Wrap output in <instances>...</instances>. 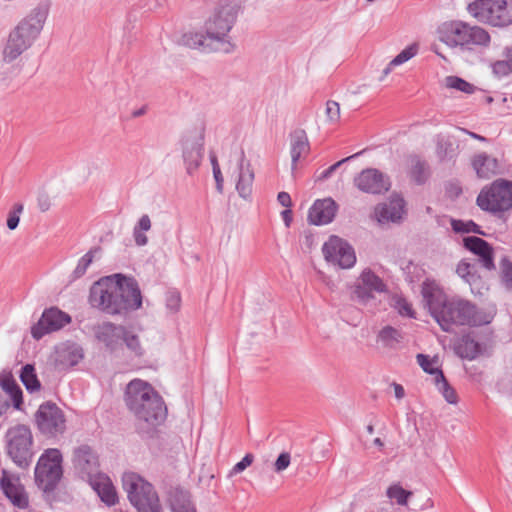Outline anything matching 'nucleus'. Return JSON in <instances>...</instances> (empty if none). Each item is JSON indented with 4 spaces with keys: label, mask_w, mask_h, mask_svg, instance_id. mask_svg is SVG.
I'll return each instance as SVG.
<instances>
[{
    "label": "nucleus",
    "mask_w": 512,
    "mask_h": 512,
    "mask_svg": "<svg viewBox=\"0 0 512 512\" xmlns=\"http://www.w3.org/2000/svg\"><path fill=\"white\" fill-rule=\"evenodd\" d=\"M70 322V316L57 308L43 312L39 321L31 328L33 338L39 340L44 335L57 331Z\"/></svg>",
    "instance_id": "nucleus-13"
},
{
    "label": "nucleus",
    "mask_w": 512,
    "mask_h": 512,
    "mask_svg": "<svg viewBox=\"0 0 512 512\" xmlns=\"http://www.w3.org/2000/svg\"><path fill=\"white\" fill-rule=\"evenodd\" d=\"M422 294L431 315L444 331H449L454 324L482 325L490 322L469 302L449 301L434 282H424Z\"/></svg>",
    "instance_id": "nucleus-2"
},
{
    "label": "nucleus",
    "mask_w": 512,
    "mask_h": 512,
    "mask_svg": "<svg viewBox=\"0 0 512 512\" xmlns=\"http://www.w3.org/2000/svg\"><path fill=\"white\" fill-rule=\"evenodd\" d=\"M336 203L331 198L317 200L308 213V221L313 225L330 223L336 213Z\"/></svg>",
    "instance_id": "nucleus-20"
},
{
    "label": "nucleus",
    "mask_w": 512,
    "mask_h": 512,
    "mask_svg": "<svg viewBox=\"0 0 512 512\" xmlns=\"http://www.w3.org/2000/svg\"><path fill=\"white\" fill-rule=\"evenodd\" d=\"M133 236L138 246H145L148 243V237L145 235L144 231L133 229Z\"/></svg>",
    "instance_id": "nucleus-54"
},
{
    "label": "nucleus",
    "mask_w": 512,
    "mask_h": 512,
    "mask_svg": "<svg viewBox=\"0 0 512 512\" xmlns=\"http://www.w3.org/2000/svg\"><path fill=\"white\" fill-rule=\"evenodd\" d=\"M68 354L70 355V358L68 360L69 365H75L78 363V361L82 358V354L78 349H74L72 351H69Z\"/></svg>",
    "instance_id": "nucleus-57"
},
{
    "label": "nucleus",
    "mask_w": 512,
    "mask_h": 512,
    "mask_svg": "<svg viewBox=\"0 0 512 512\" xmlns=\"http://www.w3.org/2000/svg\"><path fill=\"white\" fill-rule=\"evenodd\" d=\"M123 329L122 325L104 322L95 328V335L99 341L113 350L121 340Z\"/></svg>",
    "instance_id": "nucleus-25"
},
{
    "label": "nucleus",
    "mask_w": 512,
    "mask_h": 512,
    "mask_svg": "<svg viewBox=\"0 0 512 512\" xmlns=\"http://www.w3.org/2000/svg\"><path fill=\"white\" fill-rule=\"evenodd\" d=\"M439 39L450 47L463 50H472L474 46L487 47L491 40L484 28L463 21L444 23L439 28Z\"/></svg>",
    "instance_id": "nucleus-4"
},
{
    "label": "nucleus",
    "mask_w": 512,
    "mask_h": 512,
    "mask_svg": "<svg viewBox=\"0 0 512 512\" xmlns=\"http://www.w3.org/2000/svg\"><path fill=\"white\" fill-rule=\"evenodd\" d=\"M467 10L479 22L494 27L512 24V0H476L468 5Z\"/></svg>",
    "instance_id": "nucleus-7"
},
{
    "label": "nucleus",
    "mask_w": 512,
    "mask_h": 512,
    "mask_svg": "<svg viewBox=\"0 0 512 512\" xmlns=\"http://www.w3.org/2000/svg\"><path fill=\"white\" fill-rule=\"evenodd\" d=\"M281 215L285 225L288 227L292 221V211L290 209H286L281 213Z\"/></svg>",
    "instance_id": "nucleus-59"
},
{
    "label": "nucleus",
    "mask_w": 512,
    "mask_h": 512,
    "mask_svg": "<svg viewBox=\"0 0 512 512\" xmlns=\"http://www.w3.org/2000/svg\"><path fill=\"white\" fill-rule=\"evenodd\" d=\"M0 488L9 501L17 508L25 509L29 505L28 494L20 482L19 476L2 470Z\"/></svg>",
    "instance_id": "nucleus-15"
},
{
    "label": "nucleus",
    "mask_w": 512,
    "mask_h": 512,
    "mask_svg": "<svg viewBox=\"0 0 512 512\" xmlns=\"http://www.w3.org/2000/svg\"><path fill=\"white\" fill-rule=\"evenodd\" d=\"M277 200H278V202H279L282 206H284V207H286V208H289V207L291 206V204H292V202H291V197H290V195H289L288 193H286V192H280V193L278 194Z\"/></svg>",
    "instance_id": "nucleus-56"
},
{
    "label": "nucleus",
    "mask_w": 512,
    "mask_h": 512,
    "mask_svg": "<svg viewBox=\"0 0 512 512\" xmlns=\"http://www.w3.org/2000/svg\"><path fill=\"white\" fill-rule=\"evenodd\" d=\"M47 15L48 9L39 5L10 31L2 52L5 63H12L32 46L43 28Z\"/></svg>",
    "instance_id": "nucleus-3"
},
{
    "label": "nucleus",
    "mask_w": 512,
    "mask_h": 512,
    "mask_svg": "<svg viewBox=\"0 0 512 512\" xmlns=\"http://www.w3.org/2000/svg\"><path fill=\"white\" fill-rule=\"evenodd\" d=\"M62 455L58 449H47L35 468V480L43 491L54 488L62 476Z\"/></svg>",
    "instance_id": "nucleus-10"
},
{
    "label": "nucleus",
    "mask_w": 512,
    "mask_h": 512,
    "mask_svg": "<svg viewBox=\"0 0 512 512\" xmlns=\"http://www.w3.org/2000/svg\"><path fill=\"white\" fill-rule=\"evenodd\" d=\"M322 253L327 263L341 269H350L356 263V254L353 247L337 235H331L324 242Z\"/></svg>",
    "instance_id": "nucleus-11"
},
{
    "label": "nucleus",
    "mask_w": 512,
    "mask_h": 512,
    "mask_svg": "<svg viewBox=\"0 0 512 512\" xmlns=\"http://www.w3.org/2000/svg\"><path fill=\"white\" fill-rule=\"evenodd\" d=\"M122 487L137 512H162L159 495L154 486L135 472H125Z\"/></svg>",
    "instance_id": "nucleus-5"
},
{
    "label": "nucleus",
    "mask_w": 512,
    "mask_h": 512,
    "mask_svg": "<svg viewBox=\"0 0 512 512\" xmlns=\"http://www.w3.org/2000/svg\"><path fill=\"white\" fill-rule=\"evenodd\" d=\"M403 213L404 200L400 197H394L389 203L378 205L374 210V217L378 223L395 222L401 219Z\"/></svg>",
    "instance_id": "nucleus-22"
},
{
    "label": "nucleus",
    "mask_w": 512,
    "mask_h": 512,
    "mask_svg": "<svg viewBox=\"0 0 512 512\" xmlns=\"http://www.w3.org/2000/svg\"><path fill=\"white\" fill-rule=\"evenodd\" d=\"M180 295L178 293H171L167 298V306L173 310L177 311L180 307Z\"/></svg>",
    "instance_id": "nucleus-52"
},
{
    "label": "nucleus",
    "mask_w": 512,
    "mask_h": 512,
    "mask_svg": "<svg viewBox=\"0 0 512 512\" xmlns=\"http://www.w3.org/2000/svg\"><path fill=\"white\" fill-rule=\"evenodd\" d=\"M151 220L148 215H142L138 221V223L135 225L134 229L139 231H149L151 229Z\"/></svg>",
    "instance_id": "nucleus-51"
},
{
    "label": "nucleus",
    "mask_w": 512,
    "mask_h": 512,
    "mask_svg": "<svg viewBox=\"0 0 512 512\" xmlns=\"http://www.w3.org/2000/svg\"><path fill=\"white\" fill-rule=\"evenodd\" d=\"M359 280L360 283L356 286L355 294L362 300H366L370 297L369 295H366L365 290H368L369 292H382L385 288L382 280L369 269H365L361 273Z\"/></svg>",
    "instance_id": "nucleus-26"
},
{
    "label": "nucleus",
    "mask_w": 512,
    "mask_h": 512,
    "mask_svg": "<svg viewBox=\"0 0 512 512\" xmlns=\"http://www.w3.org/2000/svg\"><path fill=\"white\" fill-rule=\"evenodd\" d=\"M121 341L135 355L141 356L143 354L144 350L140 341V337L135 329L124 326Z\"/></svg>",
    "instance_id": "nucleus-34"
},
{
    "label": "nucleus",
    "mask_w": 512,
    "mask_h": 512,
    "mask_svg": "<svg viewBox=\"0 0 512 512\" xmlns=\"http://www.w3.org/2000/svg\"><path fill=\"white\" fill-rule=\"evenodd\" d=\"M22 211L23 206L21 204L14 205L12 210L9 211L7 216V227L10 230H15L18 227Z\"/></svg>",
    "instance_id": "nucleus-45"
},
{
    "label": "nucleus",
    "mask_w": 512,
    "mask_h": 512,
    "mask_svg": "<svg viewBox=\"0 0 512 512\" xmlns=\"http://www.w3.org/2000/svg\"><path fill=\"white\" fill-rule=\"evenodd\" d=\"M499 278L502 286L507 290H512V261L507 257L500 260Z\"/></svg>",
    "instance_id": "nucleus-40"
},
{
    "label": "nucleus",
    "mask_w": 512,
    "mask_h": 512,
    "mask_svg": "<svg viewBox=\"0 0 512 512\" xmlns=\"http://www.w3.org/2000/svg\"><path fill=\"white\" fill-rule=\"evenodd\" d=\"M471 165L479 179L488 180L500 173L499 161L485 153L474 155Z\"/></svg>",
    "instance_id": "nucleus-21"
},
{
    "label": "nucleus",
    "mask_w": 512,
    "mask_h": 512,
    "mask_svg": "<svg viewBox=\"0 0 512 512\" xmlns=\"http://www.w3.org/2000/svg\"><path fill=\"white\" fill-rule=\"evenodd\" d=\"M21 381L23 382L26 389L30 392L38 391L40 389V382L35 373V369L32 365L27 364L22 368Z\"/></svg>",
    "instance_id": "nucleus-39"
},
{
    "label": "nucleus",
    "mask_w": 512,
    "mask_h": 512,
    "mask_svg": "<svg viewBox=\"0 0 512 512\" xmlns=\"http://www.w3.org/2000/svg\"><path fill=\"white\" fill-rule=\"evenodd\" d=\"M254 460V456L252 454H246L241 461L236 463L233 467L234 473H240L244 471L247 467H249Z\"/></svg>",
    "instance_id": "nucleus-50"
},
{
    "label": "nucleus",
    "mask_w": 512,
    "mask_h": 512,
    "mask_svg": "<svg viewBox=\"0 0 512 512\" xmlns=\"http://www.w3.org/2000/svg\"><path fill=\"white\" fill-rule=\"evenodd\" d=\"M416 359L424 372L434 375L435 378H438L439 374H443L440 369V362L437 356L430 357L429 355L418 354Z\"/></svg>",
    "instance_id": "nucleus-37"
},
{
    "label": "nucleus",
    "mask_w": 512,
    "mask_h": 512,
    "mask_svg": "<svg viewBox=\"0 0 512 512\" xmlns=\"http://www.w3.org/2000/svg\"><path fill=\"white\" fill-rule=\"evenodd\" d=\"M413 492L406 490L400 483H393L386 489V496L392 502L399 506H407Z\"/></svg>",
    "instance_id": "nucleus-33"
},
{
    "label": "nucleus",
    "mask_w": 512,
    "mask_h": 512,
    "mask_svg": "<svg viewBox=\"0 0 512 512\" xmlns=\"http://www.w3.org/2000/svg\"><path fill=\"white\" fill-rule=\"evenodd\" d=\"M446 191L450 197L455 198L462 193V188L458 183H450L447 186Z\"/></svg>",
    "instance_id": "nucleus-55"
},
{
    "label": "nucleus",
    "mask_w": 512,
    "mask_h": 512,
    "mask_svg": "<svg viewBox=\"0 0 512 512\" xmlns=\"http://www.w3.org/2000/svg\"><path fill=\"white\" fill-rule=\"evenodd\" d=\"M227 165V173L234 178L240 197L250 198L253 191L254 172L250 163L245 160L243 151L237 147H231Z\"/></svg>",
    "instance_id": "nucleus-9"
},
{
    "label": "nucleus",
    "mask_w": 512,
    "mask_h": 512,
    "mask_svg": "<svg viewBox=\"0 0 512 512\" xmlns=\"http://www.w3.org/2000/svg\"><path fill=\"white\" fill-rule=\"evenodd\" d=\"M417 51L418 48L416 44L408 46L407 48L402 50L394 59L390 61V66H398L407 62L416 55Z\"/></svg>",
    "instance_id": "nucleus-44"
},
{
    "label": "nucleus",
    "mask_w": 512,
    "mask_h": 512,
    "mask_svg": "<svg viewBox=\"0 0 512 512\" xmlns=\"http://www.w3.org/2000/svg\"><path fill=\"white\" fill-rule=\"evenodd\" d=\"M291 457L288 452L281 453L274 463V468L276 472H282L287 469L290 465Z\"/></svg>",
    "instance_id": "nucleus-48"
},
{
    "label": "nucleus",
    "mask_w": 512,
    "mask_h": 512,
    "mask_svg": "<svg viewBox=\"0 0 512 512\" xmlns=\"http://www.w3.org/2000/svg\"><path fill=\"white\" fill-rule=\"evenodd\" d=\"M74 461L82 476L86 477L88 481L97 474H101L98 471V457L88 446L79 447L75 451Z\"/></svg>",
    "instance_id": "nucleus-19"
},
{
    "label": "nucleus",
    "mask_w": 512,
    "mask_h": 512,
    "mask_svg": "<svg viewBox=\"0 0 512 512\" xmlns=\"http://www.w3.org/2000/svg\"><path fill=\"white\" fill-rule=\"evenodd\" d=\"M90 303L109 315H126L141 308L142 294L134 278L113 274L93 284Z\"/></svg>",
    "instance_id": "nucleus-1"
},
{
    "label": "nucleus",
    "mask_w": 512,
    "mask_h": 512,
    "mask_svg": "<svg viewBox=\"0 0 512 512\" xmlns=\"http://www.w3.org/2000/svg\"><path fill=\"white\" fill-rule=\"evenodd\" d=\"M0 386L11 397L16 409H21L23 402L22 390L10 373L0 374Z\"/></svg>",
    "instance_id": "nucleus-30"
},
{
    "label": "nucleus",
    "mask_w": 512,
    "mask_h": 512,
    "mask_svg": "<svg viewBox=\"0 0 512 512\" xmlns=\"http://www.w3.org/2000/svg\"><path fill=\"white\" fill-rule=\"evenodd\" d=\"M357 154H355L356 156ZM353 156H350V157H347V158H344L338 162H336L335 164L331 165L329 168H327L326 170H324L320 176V178L324 179V178H328L339 166H341L344 162L348 161L349 159L353 158Z\"/></svg>",
    "instance_id": "nucleus-53"
},
{
    "label": "nucleus",
    "mask_w": 512,
    "mask_h": 512,
    "mask_svg": "<svg viewBox=\"0 0 512 512\" xmlns=\"http://www.w3.org/2000/svg\"><path fill=\"white\" fill-rule=\"evenodd\" d=\"M180 42L186 47L198 48L204 52L220 51V47L208 39L207 33L187 32L182 35Z\"/></svg>",
    "instance_id": "nucleus-27"
},
{
    "label": "nucleus",
    "mask_w": 512,
    "mask_h": 512,
    "mask_svg": "<svg viewBox=\"0 0 512 512\" xmlns=\"http://www.w3.org/2000/svg\"><path fill=\"white\" fill-rule=\"evenodd\" d=\"M464 247L476 255L482 267L488 271L495 269L494 249L482 238L476 236H468L463 239Z\"/></svg>",
    "instance_id": "nucleus-17"
},
{
    "label": "nucleus",
    "mask_w": 512,
    "mask_h": 512,
    "mask_svg": "<svg viewBox=\"0 0 512 512\" xmlns=\"http://www.w3.org/2000/svg\"><path fill=\"white\" fill-rule=\"evenodd\" d=\"M451 227L456 233H477V234H483L480 231V227L473 221H463V220H455L453 219L451 221Z\"/></svg>",
    "instance_id": "nucleus-42"
},
{
    "label": "nucleus",
    "mask_w": 512,
    "mask_h": 512,
    "mask_svg": "<svg viewBox=\"0 0 512 512\" xmlns=\"http://www.w3.org/2000/svg\"><path fill=\"white\" fill-rule=\"evenodd\" d=\"M396 309L401 315L414 317L411 304L405 299H398L395 304Z\"/></svg>",
    "instance_id": "nucleus-49"
},
{
    "label": "nucleus",
    "mask_w": 512,
    "mask_h": 512,
    "mask_svg": "<svg viewBox=\"0 0 512 512\" xmlns=\"http://www.w3.org/2000/svg\"><path fill=\"white\" fill-rule=\"evenodd\" d=\"M9 403L2 396H0V417L8 410Z\"/></svg>",
    "instance_id": "nucleus-60"
},
{
    "label": "nucleus",
    "mask_w": 512,
    "mask_h": 512,
    "mask_svg": "<svg viewBox=\"0 0 512 512\" xmlns=\"http://www.w3.org/2000/svg\"><path fill=\"white\" fill-rule=\"evenodd\" d=\"M210 161L213 169V176L216 181V187L219 192L223 190V176L217 160V156L214 153L210 154Z\"/></svg>",
    "instance_id": "nucleus-46"
},
{
    "label": "nucleus",
    "mask_w": 512,
    "mask_h": 512,
    "mask_svg": "<svg viewBox=\"0 0 512 512\" xmlns=\"http://www.w3.org/2000/svg\"><path fill=\"white\" fill-rule=\"evenodd\" d=\"M457 275L468 283L472 290L481 283V276L474 262L466 259L461 260L456 266Z\"/></svg>",
    "instance_id": "nucleus-29"
},
{
    "label": "nucleus",
    "mask_w": 512,
    "mask_h": 512,
    "mask_svg": "<svg viewBox=\"0 0 512 512\" xmlns=\"http://www.w3.org/2000/svg\"><path fill=\"white\" fill-rule=\"evenodd\" d=\"M89 483L106 505L114 506L118 502L116 489L108 476L97 474Z\"/></svg>",
    "instance_id": "nucleus-24"
},
{
    "label": "nucleus",
    "mask_w": 512,
    "mask_h": 512,
    "mask_svg": "<svg viewBox=\"0 0 512 512\" xmlns=\"http://www.w3.org/2000/svg\"><path fill=\"white\" fill-rule=\"evenodd\" d=\"M446 87L455 89L467 94H471L475 91V87L473 84L467 82L466 80L458 77V76H447L445 78Z\"/></svg>",
    "instance_id": "nucleus-41"
},
{
    "label": "nucleus",
    "mask_w": 512,
    "mask_h": 512,
    "mask_svg": "<svg viewBox=\"0 0 512 512\" xmlns=\"http://www.w3.org/2000/svg\"><path fill=\"white\" fill-rule=\"evenodd\" d=\"M35 421L39 431L48 436L63 433L66 428L63 411L51 402L39 406L35 414Z\"/></svg>",
    "instance_id": "nucleus-12"
},
{
    "label": "nucleus",
    "mask_w": 512,
    "mask_h": 512,
    "mask_svg": "<svg viewBox=\"0 0 512 512\" xmlns=\"http://www.w3.org/2000/svg\"><path fill=\"white\" fill-rule=\"evenodd\" d=\"M477 206L488 213L501 216L512 210V181L504 178L485 185L476 198Z\"/></svg>",
    "instance_id": "nucleus-6"
},
{
    "label": "nucleus",
    "mask_w": 512,
    "mask_h": 512,
    "mask_svg": "<svg viewBox=\"0 0 512 512\" xmlns=\"http://www.w3.org/2000/svg\"><path fill=\"white\" fill-rule=\"evenodd\" d=\"M146 113V106L141 107L140 109H137L132 112V117H140Z\"/></svg>",
    "instance_id": "nucleus-63"
},
{
    "label": "nucleus",
    "mask_w": 512,
    "mask_h": 512,
    "mask_svg": "<svg viewBox=\"0 0 512 512\" xmlns=\"http://www.w3.org/2000/svg\"><path fill=\"white\" fill-rule=\"evenodd\" d=\"M435 385L442 396L449 404H457L458 396L456 391L448 384L444 374H439L438 378L434 379Z\"/></svg>",
    "instance_id": "nucleus-38"
},
{
    "label": "nucleus",
    "mask_w": 512,
    "mask_h": 512,
    "mask_svg": "<svg viewBox=\"0 0 512 512\" xmlns=\"http://www.w3.org/2000/svg\"><path fill=\"white\" fill-rule=\"evenodd\" d=\"M92 257L90 255H85L80 259L79 266H83V269H86L87 266L91 263Z\"/></svg>",
    "instance_id": "nucleus-61"
},
{
    "label": "nucleus",
    "mask_w": 512,
    "mask_h": 512,
    "mask_svg": "<svg viewBox=\"0 0 512 512\" xmlns=\"http://www.w3.org/2000/svg\"><path fill=\"white\" fill-rule=\"evenodd\" d=\"M325 115L327 124L336 125L340 120V106L339 103L333 100L326 102Z\"/></svg>",
    "instance_id": "nucleus-43"
},
{
    "label": "nucleus",
    "mask_w": 512,
    "mask_h": 512,
    "mask_svg": "<svg viewBox=\"0 0 512 512\" xmlns=\"http://www.w3.org/2000/svg\"><path fill=\"white\" fill-rule=\"evenodd\" d=\"M169 503L173 512H196L186 491L180 489L172 490L169 495Z\"/></svg>",
    "instance_id": "nucleus-31"
},
{
    "label": "nucleus",
    "mask_w": 512,
    "mask_h": 512,
    "mask_svg": "<svg viewBox=\"0 0 512 512\" xmlns=\"http://www.w3.org/2000/svg\"><path fill=\"white\" fill-rule=\"evenodd\" d=\"M409 164L411 178L419 184L424 183L429 177V169L426 163L417 156H412L409 159Z\"/></svg>",
    "instance_id": "nucleus-36"
},
{
    "label": "nucleus",
    "mask_w": 512,
    "mask_h": 512,
    "mask_svg": "<svg viewBox=\"0 0 512 512\" xmlns=\"http://www.w3.org/2000/svg\"><path fill=\"white\" fill-rule=\"evenodd\" d=\"M394 66H390V63L388 64V66L383 70L382 72V76L380 77V80H383L384 77H386L392 70Z\"/></svg>",
    "instance_id": "nucleus-64"
},
{
    "label": "nucleus",
    "mask_w": 512,
    "mask_h": 512,
    "mask_svg": "<svg viewBox=\"0 0 512 512\" xmlns=\"http://www.w3.org/2000/svg\"><path fill=\"white\" fill-rule=\"evenodd\" d=\"M291 158L293 169L297 161L309 153V143L305 130H295L291 135Z\"/></svg>",
    "instance_id": "nucleus-28"
},
{
    "label": "nucleus",
    "mask_w": 512,
    "mask_h": 512,
    "mask_svg": "<svg viewBox=\"0 0 512 512\" xmlns=\"http://www.w3.org/2000/svg\"><path fill=\"white\" fill-rule=\"evenodd\" d=\"M492 69H493V73L495 75H497L498 77H505V76L509 75L510 73H512V68L507 63L506 60L496 61L492 65Z\"/></svg>",
    "instance_id": "nucleus-47"
},
{
    "label": "nucleus",
    "mask_w": 512,
    "mask_h": 512,
    "mask_svg": "<svg viewBox=\"0 0 512 512\" xmlns=\"http://www.w3.org/2000/svg\"><path fill=\"white\" fill-rule=\"evenodd\" d=\"M480 345L470 335L463 336L455 346L456 354L465 359H475L480 354Z\"/></svg>",
    "instance_id": "nucleus-32"
},
{
    "label": "nucleus",
    "mask_w": 512,
    "mask_h": 512,
    "mask_svg": "<svg viewBox=\"0 0 512 512\" xmlns=\"http://www.w3.org/2000/svg\"><path fill=\"white\" fill-rule=\"evenodd\" d=\"M6 451L19 467H27L33 457V434L29 426L16 424L5 434Z\"/></svg>",
    "instance_id": "nucleus-8"
},
{
    "label": "nucleus",
    "mask_w": 512,
    "mask_h": 512,
    "mask_svg": "<svg viewBox=\"0 0 512 512\" xmlns=\"http://www.w3.org/2000/svg\"><path fill=\"white\" fill-rule=\"evenodd\" d=\"M401 340V333L391 326L384 327L379 331L377 335V341L386 348L396 347L401 342Z\"/></svg>",
    "instance_id": "nucleus-35"
},
{
    "label": "nucleus",
    "mask_w": 512,
    "mask_h": 512,
    "mask_svg": "<svg viewBox=\"0 0 512 512\" xmlns=\"http://www.w3.org/2000/svg\"><path fill=\"white\" fill-rule=\"evenodd\" d=\"M183 157L189 174L200 166L203 157V136L196 140H186L183 147Z\"/></svg>",
    "instance_id": "nucleus-23"
},
{
    "label": "nucleus",
    "mask_w": 512,
    "mask_h": 512,
    "mask_svg": "<svg viewBox=\"0 0 512 512\" xmlns=\"http://www.w3.org/2000/svg\"><path fill=\"white\" fill-rule=\"evenodd\" d=\"M411 269L418 270V272H417V277H418V278H419V277H421V272H423V270H422V269H419L417 266L413 265L412 263H409V264L406 266L405 270L407 271V273H408V274H410V273H412Z\"/></svg>",
    "instance_id": "nucleus-62"
},
{
    "label": "nucleus",
    "mask_w": 512,
    "mask_h": 512,
    "mask_svg": "<svg viewBox=\"0 0 512 512\" xmlns=\"http://www.w3.org/2000/svg\"><path fill=\"white\" fill-rule=\"evenodd\" d=\"M393 388H394L395 397L397 399H401L404 397L405 391H404V388L400 384L394 383Z\"/></svg>",
    "instance_id": "nucleus-58"
},
{
    "label": "nucleus",
    "mask_w": 512,
    "mask_h": 512,
    "mask_svg": "<svg viewBox=\"0 0 512 512\" xmlns=\"http://www.w3.org/2000/svg\"><path fill=\"white\" fill-rule=\"evenodd\" d=\"M142 411L133 412L138 420L155 426L164 420L166 416V406L160 396L154 397L141 406Z\"/></svg>",
    "instance_id": "nucleus-18"
},
{
    "label": "nucleus",
    "mask_w": 512,
    "mask_h": 512,
    "mask_svg": "<svg viewBox=\"0 0 512 512\" xmlns=\"http://www.w3.org/2000/svg\"><path fill=\"white\" fill-rule=\"evenodd\" d=\"M158 396L159 394L148 382L141 379H133L126 387L125 402L132 412L142 411L141 406L145 402Z\"/></svg>",
    "instance_id": "nucleus-14"
},
{
    "label": "nucleus",
    "mask_w": 512,
    "mask_h": 512,
    "mask_svg": "<svg viewBox=\"0 0 512 512\" xmlns=\"http://www.w3.org/2000/svg\"><path fill=\"white\" fill-rule=\"evenodd\" d=\"M355 185L364 192L380 194L389 189L388 179L376 169L363 170L356 178Z\"/></svg>",
    "instance_id": "nucleus-16"
}]
</instances>
